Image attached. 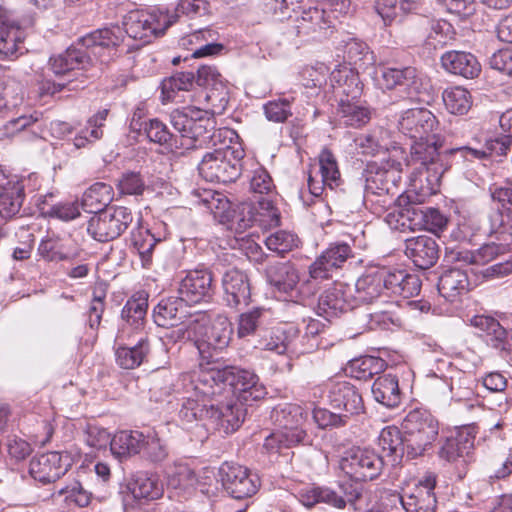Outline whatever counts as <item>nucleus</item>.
<instances>
[{"label":"nucleus","mask_w":512,"mask_h":512,"mask_svg":"<svg viewBox=\"0 0 512 512\" xmlns=\"http://www.w3.org/2000/svg\"><path fill=\"white\" fill-rule=\"evenodd\" d=\"M123 39V30L118 26L95 30L80 38L78 46H71L65 52L51 57L50 69L56 76H64L84 68L91 56L103 63L108 62L116 54V48Z\"/></svg>","instance_id":"1"},{"label":"nucleus","mask_w":512,"mask_h":512,"mask_svg":"<svg viewBox=\"0 0 512 512\" xmlns=\"http://www.w3.org/2000/svg\"><path fill=\"white\" fill-rule=\"evenodd\" d=\"M147 308V297L142 294L130 298L122 308L115 356L117 364L124 369L138 367L149 352L147 337L141 333Z\"/></svg>","instance_id":"2"},{"label":"nucleus","mask_w":512,"mask_h":512,"mask_svg":"<svg viewBox=\"0 0 512 512\" xmlns=\"http://www.w3.org/2000/svg\"><path fill=\"white\" fill-rule=\"evenodd\" d=\"M435 143L420 142L413 146L412 164L418 171V181L421 183V189L426 190L427 194H435L440 186L442 176L452 165L482 160L483 152H478V148L470 146H461L439 152ZM415 182L417 181L414 180Z\"/></svg>","instance_id":"3"},{"label":"nucleus","mask_w":512,"mask_h":512,"mask_svg":"<svg viewBox=\"0 0 512 512\" xmlns=\"http://www.w3.org/2000/svg\"><path fill=\"white\" fill-rule=\"evenodd\" d=\"M170 123L180 135L179 147L190 150L202 148L216 138H232L235 132L230 129L216 130V121L209 112L199 105H188L174 109L170 113Z\"/></svg>","instance_id":"4"},{"label":"nucleus","mask_w":512,"mask_h":512,"mask_svg":"<svg viewBox=\"0 0 512 512\" xmlns=\"http://www.w3.org/2000/svg\"><path fill=\"white\" fill-rule=\"evenodd\" d=\"M308 411L298 404L283 403L273 408L271 419L277 430L265 438L263 448L270 455H286L285 451L304 443L307 438L304 424Z\"/></svg>","instance_id":"5"},{"label":"nucleus","mask_w":512,"mask_h":512,"mask_svg":"<svg viewBox=\"0 0 512 512\" xmlns=\"http://www.w3.org/2000/svg\"><path fill=\"white\" fill-rule=\"evenodd\" d=\"M490 242L483 244L475 251L456 248L449 251L447 257L451 261L484 265L512 249V218L504 215L501 210H493L488 216Z\"/></svg>","instance_id":"6"},{"label":"nucleus","mask_w":512,"mask_h":512,"mask_svg":"<svg viewBox=\"0 0 512 512\" xmlns=\"http://www.w3.org/2000/svg\"><path fill=\"white\" fill-rule=\"evenodd\" d=\"M199 373V367L193 371L181 374L173 382L170 378L160 383L154 380V391H159L160 396H169L175 394L182 400L179 417L184 423H192L198 420H209L210 403L214 401L215 396H206L200 391L194 389L196 384L195 376Z\"/></svg>","instance_id":"7"},{"label":"nucleus","mask_w":512,"mask_h":512,"mask_svg":"<svg viewBox=\"0 0 512 512\" xmlns=\"http://www.w3.org/2000/svg\"><path fill=\"white\" fill-rule=\"evenodd\" d=\"M196 384L194 389L208 396H220L237 392L245 385L256 383V374L252 371L234 366L219 368L215 365L204 367L199 365V373L195 376Z\"/></svg>","instance_id":"8"},{"label":"nucleus","mask_w":512,"mask_h":512,"mask_svg":"<svg viewBox=\"0 0 512 512\" xmlns=\"http://www.w3.org/2000/svg\"><path fill=\"white\" fill-rule=\"evenodd\" d=\"M401 162L396 157L383 158L381 163L372 161L364 170L363 203L366 207L374 203H380L381 208L386 207L391 201L388 197L400 180Z\"/></svg>","instance_id":"9"},{"label":"nucleus","mask_w":512,"mask_h":512,"mask_svg":"<svg viewBox=\"0 0 512 512\" xmlns=\"http://www.w3.org/2000/svg\"><path fill=\"white\" fill-rule=\"evenodd\" d=\"M406 457L415 459L428 453L439 435V422L427 410H411L401 423Z\"/></svg>","instance_id":"10"},{"label":"nucleus","mask_w":512,"mask_h":512,"mask_svg":"<svg viewBox=\"0 0 512 512\" xmlns=\"http://www.w3.org/2000/svg\"><path fill=\"white\" fill-rule=\"evenodd\" d=\"M242 149L229 145L206 153L198 165L200 175L209 182L230 183L241 175Z\"/></svg>","instance_id":"11"},{"label":"nucleus","mask_w":512,"mask_h":512,"mask_svg":"<svg viewBox=\"0 0 512 512\" xmlns=\"http://www.w3.org/2000/svg\"><path fill=\"white\" fill-rule=\"evenodd\" d=\"M268 283L279 293L286 294L295 303L305 304L318 290L315 280L309 277L300 283L298 270L291 262H275L266 268Z\"/></svg>","instance_id":"12"},{"label":"nucleus","mask_w":512,"mask_h":512,"mask_svg":"<svg viewBox=\"0 0 512 512\" xmlns=\"http://www.w3.org/2000/svg\"><path fill=\"white\" fill-rule=\"evenodd\" d=\"M197 84L204 87L193 102L209 112L211 117L224 113L229 102L228 82L216 67L202 65L197 70Z\"/></svg>","instance_id":"13"},{"label":"nucleus","mask_w":512,"mask_h":512,"mask_svg":"<svg viewBox=\"0 0 512 512\" xmlns=\"http://www.w3.org/2000/svg\"><path fill=\"white\" fill-rule=\"evenodd\" d=\"M172 24L169 13H164L158 8L131 10L123 18L125 33L130 38L143 41L144 44L163 34Z\"/></svg>","instance_id":"14"},{"label":"nucleus","mask_w":512,"mask_h":512,"mask_svg":"<svg viewBox=\"0 0 512 512\" xmlns=\"http://www.w3.org/2000/svg\"><path fill=\"white\" fill-rule=\"evenodd\" d=\"M386 221L395 229H425L433 233L442 231L447 224L446 217L438 209L413 204L389 212Z\"/></svg>","instance_id":"15"},{"label":"nucleus","mask_w":512,"mask_h":512,"mask_svg":"<svg viewBox=\"0 0 512 512\" xmlns=\"http://www.w3.org/2000/svg\"><path fill=\"white\" fill-rule=\"evenodd\" d=\"M439 122L436 116L427 108L416 107L403 111L398 119V131L412 141L413 146L420 142H437ZM412 156V151H410ZM412 162V159L410 160Z\"/></svg>","instance_id":"16"},{"label":"nucleus","mask_w":512,"mask_h":512,"mask_svg":"<svg viewBox=\"0 0 512 512\" xmlns=\"http://www.w3.org/2000/svg\"><path fill=\"white\" fill-rule=\"evenodd\" d=\"M132 211L123 206H110L92 216L87 232L99 242H107L121 236L133 223Z\"/></svg>","instance_id":"17"},{"label":"nucleus","mask_w":512,"mask_h":512,"mask_svg":"<svg viewBox=\"0 0 512 512\" xmlns=\"http://www.w3.org/2000/svg\"><path fill=\"white\" fill-rule=\"evenodd\" d=\"M383 467V457L369 448H351L345 452L340 461L341 470L356 481L376 479Z\"/></svg>","instance_id":"18"},{"label":"nucleus","mask_w":512,"mask_h":512,"mask_svg":"<svg viewBox=\"0 0 512 512\" xmlns=\"http://www.w3.org/2000/svg\"><path fill=\"white\" fill-rule=\"evenodd\" d=\"M10 94L8 88L0 92V116L5 117L13 114V117L4 126L5 133L12 136L17 132L29 130L34 137H44L42 113L33 111L29 114L22 113L16 116L19 111L17 110L15 113L13 111L22 103L23 98L15 96L9 100Z\"/></svg>","instance_id":"19"},{"label":"nucleus","mask_w":512,"mask_h":512,"mask_svg":"<svg viewBox=\"0 0 512 512\" xmlns=\"http://www.w3.org/2000/svg\"><path fill=\"white\" fill-rule=\"evenodd\" d=\"M233 334V326L228 317L222 314L215 316L205 332L196 340L198 352L206 367H211L219 352L228 347Z\"/></svg>","instance_id":"20"},{"label":"nucleus","mask_w":512,"mask_h":512,"mask_svg":"<svg viewBox=\"0 0 512 512\" xmlns=\"http://www.w3.org/2000/svg\"><path fill=\"white\" fill-rule=\"evenodd\" d=\"M292 22L293 25H289L285 32L288 40L310 35L313 38L326 37L328 30L334 27L333 19L324 6L309 7L297 14Z\"/></svg>","instance_id":"21"},{"label":"nucleus","mask_w":512,"mask_h":512,"mask_svg":"<svg viewBox=\"0 0 512 512\" xmlns=\"http://www.w3.org/2000/svg\"><path fill=\"white\" fill-rule=\"evenodd\" d=\"M222 485L235 499L249 498L260 488V478L248 468L234 463H224L220 469Z\"/></svg>","instance_id":"22"},{"label":"nucleus","mask_w":512,"mask_h":512,"mask_svg":"<svg viewBox=\"0 0 512 512\" xmlns=\"http://www.w3.org/2000/svg\"><path fill=\"white\" fill-rule=\"evenodd\" d=\"M436 476L427 473L422 479L401 495H395L406 512H435L437 500L434 493Z\"/></svg>","instance_id":"23"},{"label":"nucleus","mask_w":512,"mask_h":512,"mask_svg":"<svg viewBox=\"0 0 512 512\" xmlns=\"http://www.w3.org/2000/svg\"><path fill=\"white\" fill-rule=\"evenodd\" d=\"M379 71L377 83L382 89L391 90L400 87L409 98H413L423 89V76L412 66L383 65Z\"/></svg>","instance_id":"24"},{"label":"nucleus","mask_w":512,"mask_h":512,"mask_svg":"<svg viewBox=\"0 0 512 512\" xmlns=\"http://www.w3.org/2000/svg\"><path fill=\"white\" fill-rule=\"evenodd\" d=\"M214 292L212 272L205 268L189 270L178 286L179 297L186 304L207 302Z\"/></svg>","instance_id":"25"},{"label":"nucleus","mask_w":512,"mask_h":512,"mask_svg":"<svg viewBox=\"0 0 512 512\" xmlns=\"http://www.w3.org/2000/svg\"><path fill=\"white\" fill-rule=\"evenodd\" d=\"M71 465L67 452L50 451L32 458L29 472L42 484L53 483L64 476Z\"/></svg>","instance_id":"26"},{"label":"nucleus","mask_w":512,"mask_h":512,"mask_svg":"<svg viewBox=\"0 0 512 512\" xmlns=\"http://www.w3.org/2000/svg\"><path fill=\"white\" fill-rule=\"evenodd\" d=\"M25 31L20 27L13 13L0 7V59H15L22 55Z\"/></svg>","instance_id":"27"},{"label":"nucleus","mask_w":512,"mask_h":512,"mask_svg":"<svg viewBox=\"0 0 512 512\" xmlns=\"http://www.w3.org/2000/svg\"><path fill=\"white\" fill-rule=\"evenodd\" d=\"M354 307L352 288L345 283L336 282L320 295L316 313L330 321Z\"/></svg>","instance_id":"28"},{"label":"nucleus","mask_w":512,"mask_h":512,"mask_svg":"<svg viewBox=\"0 0 512 512\" xmlns=\"http://www.w3.org/2000/svg\"><path fill=\"white\" fill-rule=\"evenodd\" d=\"M330 406L348 417L363 411L362 396L357 388L346 380H330L325 384Z\"/></svg>","instance_id":"29"},{"label":"nucleus","mask_w":512,"mask_h":512,"mask_svg":"<svg viewBox=\"0 0 512 512\" xmlns=\"http://www.w3.org/2000/svg\"><path fill=\"white\" fill-rule=\"evenodd\" d=\"M352 255L351 247L344 242L330 244L309 266V276L315 282L332 278L333 272L340 268Z\"/></svg>","instance_id":"30"},{"label":"nucleus","mask_w":512,"mask_h":512,"mask_svg":"<svg viewBox=\"0 0 512 512\" xmlns=\"http://www.w3.org/2000/svg\"><path fill=\"white\" fill-rule=\"evenodd\" d=\"M353 145L358 154L366 156H376L386 154L387 152H389V156L392 158L403 155L402 149L391 140L390 132L383 127H378L367 134L356 136L353 140Z\"/></svg>","instance_id":"31"},{"label":"nucleus","mask_w":512,"mask_h":512,"mask_svg":"<svg viewBox=\"0 0 512 512\" xmlns=\"http://www.w3.org/2000/svg\"><path fill=\"white\" fill-rule=\"evenodd\" d=\"M318 161L321 178L316 179L312 172L308 176L309 195L313 197H320L325 187L333 190L342 183L337 160L329 149L324 148L320 152Z\"/></svg>","instance_id":"32"},{"label":"nucleus","mask_w":512,"mask_h":512,"mask_svg":"<svg viewBox=\"0 0 512 512\" xmlns=\"http://www.w3.org/2000/svg\"><path fill=\"white\" fill-rule=\"evenodd\" d=\"M223 299L227 306L236 308L248 305L251 288L247 275L236 268L227 270L222 277Z\"/></svg>","instance_id":"33"},{"label":"nucleus","mask_w":512,"mask_h":512,"mask_svg":"<svg viewBox=\"0 0 512 512\" xmlns=\"http://www.w3.org/2000/svg\"><path fill=\"white\" fill-rule=\"evenodd\" d=\"M405 255L420 269H429L439 258L436 240L428 235H419L405 240Z\"/></svg>","instance_id":"34"},{"label":"nucleus","mask_w":512,"mask_h":512,"mask_svg":"<svg viewBox=\"0 0 512 512\" xmlns=\"http://www.w3.org/2000/svg\"><path fill=\"white\" fill-rule=\"evenodd\" d=\"M474 447V436L466 429L448 437L441 445L438 456L448 463L465 466Z\"/></svg>","instance_id":"35"},{"label":"nucleus","mask_w":512,"mask_h":512,"mask_svg":"<svg viewBox=\"0 0 512 512\" xmlns=\"http://www.w3.org/2000/svg\"><path fill=\"white\" fill-rule=\"evenodd\" d=\"M471 325L478 329L480 337L487 345L501 352H508L512 338L509 332L493 317L476 315L471 320Z\"/></svg>","instance_id":"36"},{"label":"nucleus","mask_w":512,"mask_h":512,"mask_svg":"<svg viewBox=\"0 0 512 512\" xmlns=\"http://www.w3.org/2000/svg\"><path fill=\"white\" fill-rule=\"evenodd\" d=\"M246 404L228 401L225 405L210 403L209 420L227 434L235 432L243 423L246 415Z\"/></svg>","instance_id":"37"},{"label":"nucleus","mask_w":512,"mask_h":512,"mask_svg":"<svg viewBox=\"0 0 512 512\" xmlns=\"http://www.w3.org/2000/svg\"><path fill=\"white\" fill-rule=\"evenodd\" d=\"M330 82L339 100H357L362 95L363 85L358 73L346 64L339 65L330 73Z\"/></svg>","instance_id":"38"},{"label":"nucleus","mask_w":512,"mask_h":512,"mask_svg":"<svg viewBox=\"0 0 512 512\" xmlns=\"http://www.w3.org/2000/svg\"><path fill=\"white\" fill-rule=\"evenodd\" d=\"M443 69L451 74L473 79L481 72V65L477 58L465 51H447L441 56Z\"/></svg>","instance_id":"39"},{"label":"nucleus","mask_w":512,"mask_h":512,"mask_svg":"<svg viewBox=\"0 0 512 512\" xmlns=\"http://www.w3.org/2000/svg\"><path fill=\"white\" fill-rule=\"evenodd\" d=\"M378 270L381 274V278H383L382 284L385 296L407 299L419 294L421 289L419 277L410 278L411 281L407 282L406 290H401L399 285L401 281H404L406 278V271L397 269L391 270L385 267L378 268Z\"/></svg>","instance_id":"40"},{"label":"nucleus","mask_w":512,"mask_h":512,"mask_svg":"<svg viewBox=\"0 0 512 512\" xmlns=\"http://www.w3.org/2000/svg\"><path fill=\"white\" fill-rule=\"evenodd\" d=\"M198 486V478L187 464H175L167 472V487L176 496L187 498L195 491Z\"/></svg>","instance_id":"41"},{"label":"nucleus","mask_w":512,"mask_h":512,"mask_svg":"<svg viewBox=\"0 0 512 512\" xmlns=\"http://www.w3.org/2000/svg\"><path fill=\"white\" fill-rule=\"evenodd\" d=\"M382 281L378 268L369 270L359 277L354 285L355 294H352L354 303L368 304L385 296Z\"/></svg>","instance_id":"42"},{"label":"nucleus","mask_w":512,"mask_h":512,"mask_svg":"<svg viewBox=\"0 0 512 512\" xmlns=\"http://www.w3.org/2000/svg\"><path fill=\"white\" fill-rule=\"evenodd\" d=\"M469 288L467 272L459 268L445 270L439 278L438 291L449 302L455 301L458 296L468 292Z\"/></svg>","instance_id":"43"},{"label":"nucleus","mask_w":512,"mask_h":512,"mask_svg":"<svg viewBox=\"0 0 512 512\" xmlns=\"http://www.w3.org/2000/svg\"><path fill=\"white\" fill-rule=\"evenodd\" d=\"M185 302L178 298L161 300L153 310L154 322L160 327H174L186 318Z\"/></svg>","instance_id":"44"},{"label":"nucleus","mask_w":512,"mask_h":512,"mask_svg":"<svg viewBox=\"0 0 512 512\" xmlns=\"http://www.w3.org/2000/svg\"><path fill=\"white\" fill-rule=\"evenodd\" d=\"M298 336V330L293 325L277 327L271 330L268 336L259 341V346L266 351L277 355L294 352L293 342Z\"/></svg>","instance_id":"45"},{"label":"nucleus","mask_w":512,"mask_h":512,"mask_svg":"<svg viewBox=\"0 0 512 512\" xmlns=\"http://www.w3.org/2000/svg\"><path fill=\"white\" fill-rule=\"evenodd\" d=\"M297 498L307 508H312L318 503H325L338 509L346 506L344 498L328 487L305 486L298 491Z\"/></svg>","instance_id":"46"},{"label":"nucleus","mask_w":512,"mask_h":512,"mask_svg":"<svg viewBox=\"0 0 512 512\" xmlns=\"http://www.w3.org/2000/svg\"><path fill=\"white\" fill-rule=\"evenodd\" d=\"M378 445L386 453L392 465H397L406 456L404 432L396 426H386L378 437Z\"/></svg>","instance_id":"47"},{"label":"nucleus","mask_w":512,"mask_h":512,"mask_svg":"<svg viewBox=\"0 0 512 512\" xmlns=\"http://www.w3.org/2000/svg\"><path fill=\"white\" fill-rule=\"evenodd\" d=\"M128 490L135 499L155 500L162 496L163 485L155 475L146 472L135 473L128 485Z\"/></svg>","instance_id":"48"},{"label":"nucleus","mask_w":512,"mask_h":512,"mask_svg":"<svg viewBox=\"0 0 512 512\" xmlns=\"http://www.w3.org/2000/svg\"><path fill=\"white\" fill-rule=\"evenodd\" d=\"M374 399L388 408L397 407L401 402L398 379L391 374H384L374 381L372 388Z\"/></svg>","instance_id":"49"},{"label":"nucleus","mask_w":512,"mask_h":512,"mask_svg":"<svg viewBox=\"0 0 512 512\" xmlns=\"http://www.w3.org/2000/svg\"><path fill=\"white\" fill-rule=\"evenodd\" d=\"M24 196L21 182H8L0 191V216L5 220L16 217L21 210Z\"/></svg>","instance_id":"50"},{"label":"nucleus","mask_w":512,"mask_h":512,"mask_svg":"<svg viewBox=\"0 0 512 512\" xmlns=\"http://www.w3.org/2000/svg\"><path fill=\"white\" fill-rule=\"evenodd\" d=\"M208 36H212L210 30H198L181 38L180 45L191 51L192 58L218 55L224 46L213 42L202 44V41L208 40Z\"/></svg>","instance_id":"51"},{"label":"nucleus","mask_w":512,"mask_h":512,"mask_svg":"<svg viewBox=\"0 0 512 512\" xmlns=\"http://www.w3.org/2000/svg\"><path fill=\"white\" fill-rule=\"evenodd\" d=\"M145 434L140 431H120L112 437L111 453L118 457H126L141 453Z\"/></svg>","instance_id":"52"},{"label":"nucleus","mask_w":512,"mask_h":512,"mask_svg":"<svg viewBox=\"0 0 512 512\" xmlns=\"http://www.w3.org/2000/svg\"><path fill=\"white\" fill-rule=\"evenodd\" d=\"M112 199V187L103 182H96L83 193L81 206L86 212L96 215L103 212L104 207H106Z\"/></svg>","instance_id":"53"},{"label":"nucleus","mask_w":512,"mask_h":512,"mask_svg":"<svg viewBox=\"0 0 512 512\" xmlns=\"http://www.w3.org/2000/svg\"><path fill=\"white\" fill-rule=\"evenodd\" d=\"M421 0H377L376 11L385 24L401 21L402 18L420 6Z\"/></svg>","instance_id":"54"},{"label":"nucleus","mask_w":512,"mask_h":512,"mask_svg":"<svg viewBox=\"0 0 512 512\" xmlns=\"http://www.w3.org/2000/svg\"><path fill=\"white\" fill-rule=\"evenodd\" d=\"M160 241L144 226L139 225L132 230L131 243L138 252L144 268H149L152 264L153 250Z\"/></svg>","instance_id":"55"},{"label":"nucleus","mask_w":512,"mask_h":512,"mask_svg":"<svg viewBox=\"0 0 512 512\" xmlns=\"http://www.w3.org/2000/svg\"><path fill=\"white\" fill-rule=\"evenodd\" d=\"M199 202L207 208L221 223L230 221L231 217V204L227 197L214 190H203L198 192Z\"/></svg>","instance_id":"56"},{"label":"nucleus","mask_w":512,"mask_h":512,"mask_svg":"<svg viewBox=\"0 0 512 512\" xmlns=\"http://www.w3.org/2000/svg\"><path fill=\"white\" fill-rule=\"evenodd\" d=\"M342 42L344 43V57L349 64L362 69H366L374 64V54L365 42L353 37H348L347 40Z\"/></svg>","instance_id":"57"},{"label":"nucleus","mask_w":512,"mask_h":512,"mask_svg":"<svg viewBox=\"0 0 512 512\" xmlns=\"http://www.w3.org/2000/svg\"><path fill=\"white\" fill-rule=\"evenodd\" d=\"M338 115L346 126L361 127L369 122L370 111L357 100H339Z\"/></svg>","instance_id":"58"},{"label":"nucleus","mask_w":512,"mask_h":512,"mask_svg":"<svg viewBox=\"0 0 512 512\" xmlns=\"http://www.w3.org/2000/svg\"><path fill=\"white\" fill-rule=\"evenodd\" d=\"M53 501L62 498L68 506L87 507L92 499V493L85 489L79 481H72L51 494Z\"/></svg>","instance_id":"59"},{"label":"nucleus","mask_w":512,"mask_h":512,"mask_svg":"<svg viewBox=\"0 0 512 512\" xmlns=\"http://www.w3.org/2000/svg\"><path fill=\"white\" fill-rule=\"evenodd\" d=\"M442 99L446 109L455 115L466 114L472 106L470 92L460 86L446 88L442 93Z\"/></svg>","instance_id":"60"},{"label":"nucleus","mask_w":512,"mask_h":512,"mask_svg":"<svg viewBox=\"0 0 512 512\" xmlns=\"http://www.w3.org/2000/svg\"><path fill=\"white\" fill-rule=\"evenodd\" d=\"M39 256L47 262L70 261L78 256V253L67 249L58 238L42 239L38 245Z\"/></svg>","instance_id":"61"},{"label":"nucleus","mask_w":512,"mask_h":512,"mask_svg":"<svg viewBox=\"0 0 512 512\" xmlns=\"http://www.w3.org/2000/svg\"><path fill=\"white\" fill-rule=\"evenodd\" d=\"M108 116V110L103 109L93 115L88 121L87 126L83 128L74 138V146L77 149L85 147L87 144L99 140L103 136L102 126Z\"/></svg>","instance_id":"62"},{"label":"nucleus","mask_w":512,"mask_h":512,"mask_svg":"<svg viewBox=\"0 0 512 512\" xmlns=\"http://www.w3.org/2000/svg\"><path fill=\"white\" fill-rule=\"evenodd\" d=\"M269 316V310L262 307H256L241 313L237 322L238 337L244 338L253 335L266 322Z\"/></svg>","instance_id":"63"},{"label":"nucleus","mask_w":512,"mask_h":512,"mask_svg":"<svg viewBox=\"0 0 512 512\" xmlns=\"http://www.w3.org/2000/svg\"><path fill=\"white\" fill-rule=\"evenodd\" d=\"M194 73L178 72L162 81L163 101H177V93L189 91L194 83Z\"/></svg>","instance_id":"64"}]
</instances>
